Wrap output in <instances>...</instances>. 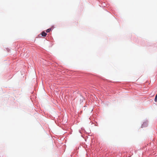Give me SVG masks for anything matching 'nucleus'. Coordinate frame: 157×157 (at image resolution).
I'll return each instance as SVG.
<instances>
[{
    "label": "nucleus",
    "mask_w": 157,
    "mask_h": 157,
    "mask_svg": "<svg viewBox=\"0 0 157 157\" xmlns=\"http://www.w3.org/2000/svg\"><path fill=\"white\" fill-rule=\"evenodd\" d=\"M41 35L42 36H45L47 35V33L44 32H43L41 33Z\"/></svg>",
    "instance_id": "nucleus-1"
},
{
    "label": "nucleus",
    "mask_w": 157,
    "mask_h": 157,
    "mask_svg": "<svg viewBox=\"0 0 157 157\" xmlns=\"http://www.w3.org/2000/svg\"><path fill=\"white\" fill-rule=\"evenodd\" d=\"M51 29L50 28V29H48L46 30V32L49 33L51 31Z\"/></svg>",
    "instance_id": "nucleus-2"
},
{
    "label": "nucleus",
    "mask_w": 157,
    "mask_h": 157,
    "mask_svg": "<svg viewBox=\"0 0 157 157\" xmlns=\"http://www.w3.org/2000/svg\"><path fill=\"white\" fill-rule=\"evenodd\" d=\"M155 101L156 102L157 101V94H156L155 99Z\"/></svg>",
    "instance_id": "nucleus-3"
}]
</instances>
